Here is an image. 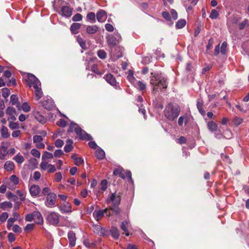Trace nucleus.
<instances>
[{
    "mask_svg": "<svg viewBox=\"0 0 249 249\" xmlns=\"http://www.w3.org/2000/svg\"><path fill=\"white\" fill-rule=\"evenodd\" d=\"M26 82L29 87H33L35 89V95L36 100H39L43 96L41 88V82L33 74H28Z\"/></svg>",
    "mask_w": 249,
    "mask_h": 249,
    "instance_id": "obj_1",
    "label": "nucleus"
},
{
    "mask_svg": "<svg viewBox=\"0 0 249 249\" xmlns=\"http://www.w3.org/2000/svg\"><path fill=\"white\" fill-rule=\"evenodd\" d=\"M150 84L153 86V91L157 89H165L167 85L164 78H162L160 74L151 73L150 78Z\"/></svg>",
    "mask_w": 249,
    "mask_h": 249,
    "instance_id": "obj_2",
    "label": "nucleus"
},
{
    "mask_svg": "<svg viewBox=\"0 0 249 249\" xmlns=\"http://www.w3.org/2000/svg\"><path fill=\"white\" fill-rule=\"evenodd\" d=\"M180 112V108L177 104H169L164 109V115L169 120L177 119Z\"/></svg>",
    "mask_w": 249,
    "mask_h": 249,
    "instance_id": "obj_3",
    "label": "nucleus"
},
{
    "mask_svg": "<svg viewBox=\"0 0 249 249\" xmlns=\"http://www.w3.org/2000/svg\"><path fill=\"white\" fill-rule=\"evenodd\" d=\"M73 130L81 140H90L92 139L90 135L88 134L86 132L83 130L81 127H79L78 124H75V123H71L69 127L68 131L72 132Z\"/></svg>",
    "mask_w": 249,
    "mask_h": 249,
    "instance_id": "obj_4",
    "label": "nucleus"
},
{
    "mask_svg": "<svg viewBox=\"0 0 249 249\" xmlns=\"http://www.w3.org/2000/svg\"><path fill=\"white\" fill-rule=\"evenodd\" d=\"M56 195L54 193L50 192L46 196L44 204L48 208H54L56 206Z\"/></svg>",
    "mask_w": 249,
    "mask_h": 249,
    "instance_id": "obj_5",
    "label": "nucleus"
},
{
    "mask_svg": "<svg viewBox=\"0 0 249 249\" xmlns=\"http://www.w3.org/2000/svg\"><path fill=\"white\" fill-rule=\"evenodd\" d=\"M113 174L114 175H118L119 177H121V178H123L127 177L129 180L133 182L132 173L130 171H126V172H125L122 167H118L114 169Z\"/></svg>",
    "mask_w": 249,
    "mask_h": 249,
    "instance_id": "obj_6",
    "label": "nucleus"
},
{
    "mask_svg": "<svg viewBox=\"0 0 249 249\" xmlns=\"http://www.w3.org/2000/svg\"><path fill=\"white\" fill-rule=\"evenodd\" d=\"M59 215L56 212H50L47 215V220L51 224L57 225L59 221Z\"/></svg>",
    "mask_w": 249,
    "mask_h": 249,
    "instance_id": "obj_7",
    "label": "nucleus"
},
{
    "mask_svg": "<svg viewBox=\"0 0 249 249\" xmlns=\"http://www.w3.org/2000/svg\"><path fill=\"white\" fill-rule=\"evenodd\" d=\"M121 38L120 34L117 33L114 36H108L107 37V42L109 46H114L121 40Z\"/></svg>",
    "mask_w": 249,
    "mask_h": 249,
    "instance_id": "obj_8",
    "label": "nucleus"
},
{
    "mask_svg": "<svg viewBox=\"0 0 249 249\" xmlns=\"http://www.w3.org/2000/svg\"><path fill=\"white\" fill-rule=\"evenodd\" d=\"M108 208H106L104 210H95L94 211L93 215L95 219L97 220H99L104 216V214L106 213L107 216H110V213H108Z\"/></svg>",
    "mask_w": 249,
    "mask_h": 249,
    "instance_id": "obj_9",
    "label": "nucleus"
},
{
    "mask_svg": "<svg viewBox=\"0 0 249 249\" xmlns=\"http://www.w3.org/2000/svg\"><path fill=\"white\" fill-rule=\"evenodd\" d=\"M40 168L42 170H47L48 172H55L56 168L53 164L49 163L48 161H41L40 164Z\"/></svg>",
    "mask_w": 249,
    "mask_h": 249,
    "instance_id": "obj_10",
    "label": "nucleus"
},
{
    "mask_svg": "<svg viewBox=\"0 0 249 249\" xmlns=\"http://www.w3.org/2000/svg\"><path fill=\"white\" fill-rule=\"evenodd\" d=\"M32 114L34 118L39 123L45 124L47 121V119L44 116L42 115L40 111H37L36 109L33 110Z\"/></svg>",
    "mask_w": 249,
    "mask_h": 249,
    "instance_id": "obj_11",
    "label": "nucleus"
},
{
    "mask_svg": "<svg viewBox=\"0 0 249 249\" xmlns=\"http://www.w3.org/2000/svg\"><path fill=\"white\" fill-rule=\"evenodd\" d=\"M72 13V8L69 6H63L61 8L59 14L62 16L65 17H70L71 16Z\"/></svg>",
    "mask_w": 249,
    "mask_h": 249,
    "instance_id": "obj_12",
    "label": "nucleus"
},
{
    "mask_svg": "<svg viewBox=\"0 0 249 249\" xmlns=\"http://www.w3.org/2000/svg\"><path fill=\"white\" fill-rule=\"evenodd\" d=\"M109 201L112 202L113 206L116 205H119L121 202V197L115 194H112L107 200V202H109Z\"/></svg>",
    "mask_w": 249,
    "mask_h": 249,
    "instance_id": "obj_13",
    "label": "nucleus"
},
{
    "mask_svg": "<svg viewBox=\"0 0 249 249\" xmlns=\"http://www.w3.org/2000/svg\"><path fill=\"white\" fill-rule=\"evenodd\" d=\"M40 188L38 185H33L29 188L30 194L32 197H36L40 193Z\"/></svg>",
    "mask_w": 249,
    "mask_h": 249,
    "instance_id": "obj_14",
    "label": "nucleus"
},
{
    "mask_svg": "<svg viewBox=\"0 0 249 249\" xmlns=\"http://www.w3.org/2000/svg\"><path fill=\"white\" fill-rule=\"evenodd\" d=\"M68 238L69 240V246L74 247L76 244V237L75 234L72 231H70L68 233Z\"/></svg>",
    "mask_w": 249,
    "mask_h": 249,
    "instance_id": "obj_15",
    "label": "nucleus"
},
{
    "mask_svg": "<svg viewBox=\"0 0 249 249\" xmlns=\"http://www.w3.org/2000/svg\"><path fill=\"white\" fill-rule=\"evenodd\" d=\"M59 210L63 213L71 212V206L70 203H68V202H65L60 205Z\"/></svg>",
    "mask_w": 249,
    "mask_h": 249,
    "instance_id": "obj_16",
    "label": "nucleus"
},
{
    "mask_svg": "<svg viewBox=\"0 0 249 249\" xmlns=\"http://www.w3.org/2000/svg\"><path fill=\"white\" fill-rule=\"evenodd\" d=\"M8 153V146L4 143H2L0 147V159L4 160L6 159V155Z\"/></svg>",
    "mask_w": 249,
    "mask_h": 249,
    "instance_id": "obj_17",
    "label": "nucleus"
},
{
    "mask_svg": "<svg viewBox=\"0 0 249 249\" xmlns=\"http://www.w3.org/2000/svg\"><path fill=\"white\" fill-rule=\"evenodd\" d=\"M129 220H125L121 223V228L124 231L126 236H129V232L128 231V228L130 226Z\"/></svg>",
    "mask_w": 249,
    "mask_h": 249,
    "instance_id": "obj_18",
    "label": "nucleus"
},
{
    "mask_svg": "<svg viewBox=\"0 0 249 249\" xmlns=\"http://www.w3.org/2000/svg\"><path fill=\"white\" fill-rule=\"evenodd\" d=\"M34 220L38 224H42L44 222V220L42 214L39 212H33Z\"/></svg>",
    "mask_w": 249,
    "mask_h": 249,
    "instance_id": "obj_19",
    "label": "nucleus"
},
{
    "mask_svg": "<svg viewBox=\"0 0 249 249\" xmlns=\"http://www.w3.org/2000/svg\"><path fill=\"white\" fill-rule=\"evenodd\" d=\"M104 78L108 83L110 84V85H112L113 86H115V85H117V81L114 76L111 75V74H107V75H105Z\"/></svg>",
    "mask_w": 249,
    "mask_h": 249,
    "instance_id": "obj_20",
    "label": "nucleus"
},
{
    "mask_svg": "<svg viewBox=\"0 0 249 249\" xmlns=\"http://www.w3.org/2000/svg\"><path fill=\"white\" fill-rule=\"evenodd\" d=\"M96 18L98 22H104L107 18V15L105 10H99L97 13Z\"/></svg>",
    "mask_w": 249,
    "mask_h": 249,
    "instance_id": "obj_21",
    "label": "nucleus"
},
{
    "mask_svg": "<svg viewBox=\"0 0 249 249\" xmlns=\"http://www.w3.org/2000/svg\"><path fill=\"white\" fill-rule=\"evenodd\" d=\"M190 117L188 114H184V115L181 116L178 119V124L179 126H182L183 124H186L190 120Z\"/></svg>",
    "mask_w": 249,
    "mask_h": 249,
    "instance_id": "obj_22",
    "label": "nucleus"
},
{
    "mask_svg": "<svg viewBox=\"0 0 249 249\" xmlns=\"http://www.w3.org/2000/svg\"><path fill=\"white\" fill-rule=\"evenodd\" d=\"M42 106L48 110H51L54 107V103L52 99H46V100L43 101L42 103Z\"/></svg>",
    "mask_w": 249,
    "mask_h": 249,
    "instance_id": "obj_23",
    "label": "nucleus"
},
{
    "mask_svg": "<svg viewBox=\"0 0 249 249\" xmlns=\"http://www.w3.org/2000/svg\"><path fill=\"white\" fill-rule=\"evenodd\" d=\"M81 24L79 22H74L70 26V30L73 34L79 33V29L81 27Z\"/></svg>",
    "mask_w": 249,
    "mask_h": 249,
    "instance_id": "obj_24",
    "label": "nucleus"
},
{
    "mask_svg": "<svg viewBox=\"0 0 249 249\" xmlns=\"http://www.w3.org/2000/svg\"><path fill=\"white\" fill-rule=\"evenodd\" d=\"M95 156L98 159H103L105 157V153L104 150L98 146L96 149Z\"/></svg>",
    "mask_w": 249,
    "mask_h": 249,
    "instance_id": "obj_25",
    "label": "nucleus"
},
{
    "mask_svg": "<svg viewBox=\"0 0 249 249\" xmlns=\"http://www.w3.org/2000/svg\"><path fill=\"white\" fill-rule=\"evenodd\" d=\"M15 168V164L13 161H7L4 165V168L6 170V171H12Z\"/></svg>",
    "mask_w": 249,
    "mask_h": 249,
    "instance_id": "obj_26",
    "label": "nucleus"
},
{
    "mask_svg": "<svg viewBox=\"0 0 249 249\" xmlns=\"http://www.w3.org/2000/svg\"><path fill=\"white\" fill-rule=\"evenodd\" d=\"M6 112L7 114L10 115V119L12 120H15L16 119L14 114L16 113L15 109L13 107H8L6 109Z\"/></svg>",
    "mask_w": 249,
    "mask_h": 249,
    "instance_id": "obj_27",
    "label": "nucleus"
},
{
    "mask_svg": "<svg viewBox=\"0 0 249 249\" xmlns=\"http://www.w3.org/2000/svg\"><path fill=\"white\" fill-rule=\"evenodd\" d=\"M99 28L97 25H88L87 27L86 31L89 34H94L98 31Z\"/></svg>",
    "mask_w": 249,
    "mask_h": 249,
    "instance_id": "obj_28",
    "label": "nucleus"
},
{
    "mask_svg": "<svg viewBox=\"0 0 249 249\" xmlns=\"http://www.w3.org/2000/svg\"><path fill=\"white\" fill-rule=\"evenodd\" d=\"M10 102L13 105H16L18 110L20 109V104L18 103V98L17 95L13 94L10 97Z\"/></svg>",
    "mask_w": 249,
    "mask_h": 249,
    "instance_id": "obj_29",
    "label": "nucleus"
},
{
    "mask_svg": "<svg viewBox=\"0 0 249 249\" xmlns=\"http://www.w3.org/2000/svg\"><path fill=\"white\" fill-rule=\"evenodd\" d=\"M111 235L115 239H117L120 236V232L119 230L115 227H112L110 230Z\"/></svg>",
    "mask_w": 249,
    "mask_h": 249,
    "instance_id": "obj_30",
    "label": "nucleus"
},
{
    "mask_svg": "<svg viewBox=\"0 0 249 249\" xmlns=\"http://www.w3.org/2000/svg\"><path fill=\"white\" fill-rule=\"evenodd\" d=\"M127 78L135 86V83H136V79L134 76V73L133 71H130V70L128 71V74L127 75Z\"/></svg>",
    "mask_w": 249,
    "mask_h": 249,
    "instance_id": "obj_31",
    "label": "nucleus"
},
{
    "mask_svg": "<svg viewBox=\"0 0 249 249\" xmlns=\"http://www.w3.org/2000/svg\"><path fill=\"white\" fill-rule=\"evenodd\" d=\"M0 133L2 138H7L10 136L8 128L5 126H2L0 129Z\"/></svg>",
    "mask_w": 249,
    "mask_h": 249,
    "instance_id": "obj_32",
    "label": "nucleus"
},
{
    "mask_svg": "<svg viewBox=\"0 0 249 249\" xmlns=\"http://www.w3.org/2000/svg\"><path fill=\"white\" fill-rule=\"evenodd\" d=\"M13 160L18 164L23 163L25 160L24 157H23L20 153L17 154V155L14 157Z\"/></svg>",
    "mask_w": 249,
    "mask_h": 249,
    "instance_id": "obj_33",
    "label": "nucleus"
},
{
    "mask_svg": "<svg viewBox=\"0 0 249 249\" xmlns=\"http://www.w3.org/2000/svg\"><path fill=\"white\" fill-rule=\"evenodd\" d=\"M73 142L71 140H68L66 142V144L64 146V150L65 152L71 151L72 148Z\"/></svg>",
    "mask_w": 249,
    "mask_h": 249,
    "instance_id": "obj_34",
    "label": "nucleus"
},
{
    "mask_svg": "<svg viewBox=\"0 0 249 249\" xmlns=\"http://www.w3.org/2000/svg\"><path fill=\"white\" fill-rule=\"evenodd\" d=\"M207 125L209 130L212 132H214L217 128V124L214 122H209Z\"/></svg>",
    "mask_w": 249,
    "mask_h": 249,
    "instance_id": "obj_35",
    "label": "nucleus"
},
{
    "mask_svg": "<svg viewBox=\"0 0 249 249\" xmlns=\"http://www.w3.org/2000/svg\"><path fill=\"white\" fill-rule=\"evenodd\" d=\"M53 155L52 153L45 151L42 156V161H47V159H53Z\"/></svg>",
    "mask_w": 249,
    "mask_h": 249,
    "instance_id": "obj_36",
    "label": "nucleus"
},
{
    "mask_svg": "<svg viewBox=\"0 0 249 249\" xmlns=\"http://www.w3.org/2000/svg\"><path fill=\"white\" fill-rule=\"evenodd\" d=\"M13 207V204L10 201H4L0 203V207L3 210L7 209V208H11Z\"/></svg>",
    "mask_w": 249,
    "mask_h": 249,
    "instance_id": "obj_37",
    "label": "nucleus"
},
{
    "mask_svg": "<svg viewBox=\"0 0 249 249\" xmlns=\"http://www.w3.org/2000/svg\"><path fill=\"white\" fill-rule=\"evenodd\" d=\"M186 23V21L184 19H180L176 22V26L177 28L180 29L184 27Z\"/></svg>",
    "mask_w": 249,
    "mask_h": 249,
    "instance_id": "obj_38",
    "label": "nucleus"
},
{
    "mask_svg": "<svg viewBox=\"0 0 249 249\" xmlns=\"http://www.w3.org/2000/svg\"><path fill=\"white\" fill-rule=\"evenodd\" d=\"M15 222L14 217L9 218L7 220V228L10 230L12 229Z\"/></svg>",
    "mask_w": 249,
    "mask_h": 249,
    "instance_id": "obj_39",
    "label": "nucleus"
},
{
    "mask_svg": "<svg viewBox=\"0 0 249 249\" xmlns=\"http://www.w3.org/2000/svg\"><path fill=\"white\" fill-rule=\"evenodd\" d=\"M20 109L23 110L25 112H29L31 109V107L29 106V104L27 103V102H24L23 103L21 107H20Z\"/></svg>",
    "mask_w": 249,
    "mask_h": 249,
    "instance_id": "obj_40",
    "label": "nucleus"
},
{
    "mask_svg": "<svg viewBox=\"0 0 249 249\" xmlns=\"http://www.w3.org/2000/svg\"><path fill=\"white\" fill-rule=\"evenodd\" d=\"M135 86L140 89H144L146 88L145 84L140 81H136Z\"/></svg>",
    "mask_w": 249,
    "mask_h": 249,
    "instance_id": "obj_41",
    "label": "nucleus"
},
{
    "mask_svg": "<svg viewBox=\"0 0 249 249\" xmlns=\"http://www.w3.org/2000/svg\"><path fill=\"white\" fill-rule=\"evenodd\" d=\"M107 181L106 179H103V180L101 182L100 190L102 191H105V190L107 189Z\"/></svg>",
    "mask_w": 249,
    "mask_h": 249,
    "instance_id": "obj_42",
    "label": "nucleus"
},
{
    "mask_svg": "<svg viewBox=\"0 0 249 249\" xmlns=\"http://www.w3.org/2000/svg\"><path fill=\"white\" fill-rule=\"evenodd\" d=\"M219 16V13L218 11L217 10H215V9H213V10H212L210 17L211 19H216L217 17Z\"/></svg>",
    "mask_w": 249,
    "mask_h": 249,
    "instance_id": "obj_43",
    "label": "nucleus"
},
{
    "mask_svg": "<svg viewBox=\"0 0 249 249\" xmlns=\"http://www.w3.org/2000/svg\"><path fill=\"white\" fill-rule=\"evenodd\" d=\"M9 214L7 212H3L0 215V220L1 222H5L8 218Z\"/></svg>",
    "mask_w": 249,
    "mask_h": 249,
    "instance_id": "obj_44",
    "label": "nucleus"
},
{
    "mask_svg": "<svg viewBox=\"0 0 249 249\" xmlns=\"http://www.w3.org/2000/svg\"><path fill=\"white\" fill-rule=\"evenodd\" d=\"M243 122V120L241 117H235L233 119V123L235 125H239Z\"/></svg>",
    "mask_w": 249,
    "mask_h": 249,
    "instance_id": "obj_45",
    "label": "nucleus"
},
{
    "mask_svg": "<svg viewBox=\"0 0 249 249\" xmlns=\"http://www.w3.org/2000/svg\"><path fill=\"white\" fill-rule=\"evenodd\" d=\"M109 209L113 211V212L116 214H120L121 213V209L119 207V206H117V205L114 206H110Z\"/></svg>",
    "mask_w": 249,
    "mask_h": 249,
    "instance_id": "obj_46",
    "label": "nucleus"
},
{
    "mask_svg": "<svg viewBox=\"0 0 249 249\" xmlns=\"http://www.w3.org/2000/svg\"><path fill=\"white\" fill-rule=\"evenodd\" d=\"M10 180L14 184H17L19 183V179L16 175H13L10 177Z\"/></svg>",
    "mask_w": 249,
    "mask_h": 249,
    "instance_id": "obj_47",
    "label": "nucleus"
},
{
    "mask_svg": "<svg viewBox=\"0 0 249 249\" xmlns=\"http://www.w3.org/2000/svg\"><path fill=\"white\" fill-rule=\"evenodd\" d=\"M12 230H13L14 232H16V233H21L22 228L18 225H14L12 228Z\"/></svg>",
    "mask_w": 249,
    "mask_h": 249,
    "instance_id": "obj_48",
    "label": "nucleus"
},
{
    "mask_svg": "<svg viewBox=\"0 0 249 249\" xmlns=\"http://www.w3.org/2000/svg\"><path fill=\"white\" fill-rule=\"evenodd\" d=\"M10 94V90L9 89H7V88H5V89H2V96L3 98H8V97L9 96Z\"/></svg>",
    "mask_w": 249,
    "mask_h": 249,
    "instance_id": "obj_49",
    "label": "nucleus"
},
{
    "mask_svg": "<svg viewBox=\"0 0 249 249\" xmlns=\"http://www.w3.org/2000/svg\"><path fill=\"white\" fill-rule=\"evenodd\" d=\"M97 55L100 58H105L107 56V53L104 50H99L97 52Z\"/></svg>",
    "mask_w": 249,
    "mask_h": 249,
    "instance_id": "obj_50",
    "label": "nucleus"
},
{
    "mask_svg": "<svg viewBox=\"0 0 249 249\" xmlns=\"http://www.w3.org/2000/svg\"><path fill=\"white\" fill-rule=\"evenodd\" d=\"M87 18L92 22H94L96 18V16L94 13H89L87 16Z\"/></svg>",
    "mask_w": 249,
    "mask_h": 249,
    "instance_id": "obj_51",
    "label": "nucleus"
},
{
    "mask_svg": "<svg viewBox=\"0 0 249 249\" xmlns=\"http://www.w3.org/2000/svg\"><path fill=\"white\" fill-rule=\"evenodd\" d=\"M9 127L10 128V129H18V128L19 127V124L17 123H13V122H11L9 124Z\"/></svg>",
    "mask_w": 249,
    "mask_h": 249,
    "instance_id": "obj_52",
    "label": "nucleus"
},
{
    "mask_svg": "<svg viewBox=\"0 0 249 249\" xmlns=\"http://www.w3.org/2000/svg\"><path fill=\"white\" fill-rule=\"evenodd\" d=\"M82 19L83 16L80 13L75 14L72 18L73 21H81Z\"/></svg>",
    "mask_w": 249,
    "mask_h": 249,
    "instance_id": "obj_53",
    "label": "nucleus"
},
{
    "mask_svg": "<svg viewBox=\"0 0 249 249\" xmlns=\"http://www.w3.org/2000/svg\"><path fill=\"white\" fill-rule=\"evenodd\" d=\"M31 154L36 158H39L40 156V151L35 149V148H33V149L31 150Z\"/></svg>",
    "mask_w": 249,
    "mask_h": 249,
    "instance_id": "obj_54",
    "label": "nucleus"
},
{
    "mask_svg": "<svg viewBox=\"0 0 249 249\" xmlns=\"http://www.w3.org/2000/svg\"><path fill=\"white\" fill-rule=\"evenodd\" d=\"M62 178V175L61 172H56L54 174V180L55 181H60Z\"/></svg>",
    "mask_w": 249,
    "mask_h": 249,
    "instance_id": "obj_55",
    "label": "nucleus"
},
{
    "mask_svg": "<svg viewBox=\"0 0 249 249\" xmlns=\"http://www.w3.org/2000/svg\"><path fill=\"white\" fill-rule=\"evenodd\" d=\"M42 140L43 138L41 135H34L33 137V141L34 142H40Z\"/></svg>",
    "mask_w": 249,
    "mask_h": 249,
    "instance_id": "obj_56",
    "label": "nucleus"
},
{
    "mask_svg": "<svg viewBox=\"0 0 249 249\" xmlns=\"http://www.w3.org/2000/svg\"><path fill=\"white\" fill-rule=\"evenodd\" d=\"M84 162V160L82 158H81V157H77L75 159V164L77 166H79V165H81V164L83 163Z\"/></svg>",
    "mask_w": 249,
    "mask_h": 249,
    "instance_id": "obj_57",
    "label": "nucleus"
},
{
    "mask_svg": "<svg viewBox=\"0 0 249 249\" xmlns=\"http://www.w3.org/2000/svg\"><path fill=\"white\" fill-rule=\"evenodd\" d=\"M16 239L15 234L14 233L10 232L8 234V239L9 242H14Z\"/></svg>",
    "mask_w": 249,
    "mask_h": 249,
    "instance_id": "obj_58",
    "label": "nucleus"
},
{
    "mask_svg": "<svg viewBox=\"0 0 249 249\" xmlns=\"http://www.w3.org/2000/svg\"><path fill=\"white\" fill-rule=\"evenodd\" d=\"M197 108L198 109L200 113H204V111L203 109V104L201 102H199V101H198L197 102Z\"/></svg>",
    "mask_w": 249,
    "mask_h": 249,
    "instance_id": "obj_59",
    "label": "nucleus"
},
{
    "mask_svg": "<svg viewBox=\"0 0 249 249\" xmlns=\"http://www.w3.org/2000/svg\"><path fill=\"white\" fill-rule=\"evenodd\" d=\"M64 142L62 140L57 139L55 142V145L56 147H61L63 145Z\"/></svg>",
    "mask_w": 249,
    "mask_h": 249,
    "instance_id": "obj_60",
    "label": "nucleus"
},
{
    "mask_svg": "<svg viewBox=\"0 0 249 249\" xmlns=\"http://www.w3.org/2000/svg\"><path fill=\"white\" fill-rule=\"evenodd\" d=\"M34 220V212L31 213H28L25 216V220L26 221H32Z\"/></svg>",
    "mask_w": 249,
    "mask_h": 249,
    "instance_id": "obj_61",
    "label": "nucleus"
},
{
    "mask_svg": "<svg viewBox=\"0 0 249 249\" xmlns=\"http://www.w3.org/2000/svg\"><path fill=\"white\" fill-rule=\"evenodd\" d=\"M227 48V43L223 42L221 47V52L222 53L225 54L226 52V49Z\"/></svg>",
    "mask_w": 249,
    "mask_h": 249,
    "instance_id": "obj_62",
    "label": "nucleus"
},
{
    "mask_svg": "<svg viewBox=\"0 0 249 249\" xmlns=\"http://www.w3.org/2000/svg\"><path fill=\"white\" fill-rule=\"evenodd\" d=\"M56 124L59 126H65L67 125V122L63 119H60Z\"/></svg>",
    "mask_w": 249,
    "mask_h": 249,
    "instance_id": "obj_63",
    "label": "nucleus"
},
{
    "mask_svg": "<svg viewBox=\"0 0 249 249\" xmlns=\"http://www.w3.org/2000/svg\"><path fill=\"white\" fill-rule=\"evenodd\" d=\"M105 28L107 31L111 32L114 30V27L111 24L107 23L105 25Z\"/></svg>",
    "mask_w": 249,
    "mask_h": 249,
    "instance_id": "obj_64",
    "label": "nucleus"
}]
</instances>
